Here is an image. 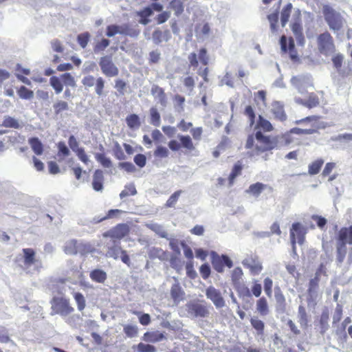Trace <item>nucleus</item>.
I'll return each mask as SVG.
<instances>
[{"label":"nucleus","mask_w":352,"mask_h":352,"mask_svg":"<svg viewBox=\"0 0 352 352\" xmlns=\"http://www.w3.org/2000/svg\"><path fill=\"white\" fill-rule=\"evenodd\" d=\"M352 226L341 228L336 236V261L338 263L344 262L346 258L349 263H352Z\"/></svg>","instance_id":"f257e3e1"},{"label":"nucleus","mask_w":352,"mask_h":352,"mask_svg":"<svg viewBox=\"0 0 352 352\" xmlns=\"http://www.w3.org/2000/svg\"><path fill=\"white\" fill-rule=\"evenodd\" d=\"M276 142L270 136L264 135L261 131H258L253 135L248 137L245 148L252 149L253 154L258 155L261 153L271 151L276 147Z\"/></svg>","instance_id":"f03ea898"},{"label":"nucleus","mask_w":352,"mask_h":352,"mask_svg":"<svg viewBox=\"0 0 352 352\" xmlns=\"http://www.w3.org/2000/svg\"><path fill=\"white\" fill-rule=\"evenodd\" d=\"M322 10L324 20L331 30L339 31L342 28L344 19L340 12L328 4L324 5Z\"/></svg>","instance_id":"7ed1b4c3"},{"label":"nucleus","mask_w":352,"mask_h":352,"mask_svg":"<svg viewBox=\"0 0 352 352\" xmlns=\"http://www.w3.org/2000/svg\"><path fill=\"white\" fill-rule=\"evenodd\" d=\"M316 45L319 53L325 56H331L336 52L334 39L328 31L317 36Z\"/></svg>","instance_id":"20e7f679"},{"label":"nucleus","mask_w":352,"mask_h":352,"mask_svg":"<svg viewBox=\"0 0 352 352\" xmlns=\"http://www.w3.org/2000/svg\"><path fill=\"white\" fill-rule=\"evenodd\" d=\"M321 119V116H310L306 118H302L300 120H298L295 122L296 124H302L305 123H311V128L310 129H300L298 127H294L290 129V133L297 134V135H311L318 132L320 126L318 125V122Z\"/></svg>","instance_id":"39448f33"},{"label":"nucleus","mask_w":352,"mask_h":352,"mask_svg":"<svg viewBox=\"0 0 352 352\" xmlns=\"http://www.w3.org/2000/svg\"><path fill=\"white\" fill-rule=\"evenodd\" d=\"M52 314H59L65 317L74 311L69 305V300L63 297H54L52 300Z\"/></svg>","instance_id":"423d86ee"},{"label":"nucleus","mask_w":352,"mask_h":352,"mask_svg":"<svg viewBox=\"0 0 352 352\" xmlns=\"http://www.w3.org/2000/svg\"><path fill=\"white\" fill-rule=\"evenodd\" d=\"M242 276V270L240 267L234 268L231 274L232 284L239 294L249 295V289L243 283Z\"/></svg>","instance_id":"0eeeda50"},{"label":"nucleus","mask_w":352,"mask_h":352,"mask_svg":"<svg viewBox=\"0 0 352 352\" xmlns=\"http://www.w3.org/2000/svg\"><path fill=\"white\" fill-rule=\"evenodd\" d=\"M306 234L305 228L298 222L294 223L290 229V240L294 250L296 249V240L302 244Z\"/></svg>","instance_id":"6e6552de"},{"label":"nucleus","mask_w":352,"mask_h":352,"mask_svg":"<svg viewBox=\"0 0 352 352\" xmlns=\"http://www.w3.org/2000/svg\"><path fill=\"white\" fill-rule=\"evenodd\" d=\"M243 266L249 269L251 274L255 276L261 273L263 266L259 261V258L256 254L248 255L242 261Z\"/></svg>","instance_id":"1a4fd4ad"},{"label":"nucleus","mask_w":352,"mask_h":352,"mask_svg":"<svg viewBox=\"0 0 352 352\" xmlns=\"http://www.w3.org/2000/svg\"><path fill=\"white\" fill-rule=\"evenodd\" d=\"M99 65L102 73L108 77H113L118 74V69L112 62L109 56L100 58Z\"/></svg>","instance_id":"9d476101"},{"label":"nucleus","mask_w":352,"mask_h":352,"mask_svg":"<svg viewBox=\"0 0 352 352\" xmlns=\"http://www.w3.org/2000/svg\"><path fill=\"white\" fill-rule=\"evenodd\" d=\"M291 30L298 42H303L305 40L303 28L301 20V12L297 9L294 14V21L291 24Z\"/></svg>","instance_id":"9b49d317"},{"label":"nucleus","mask_w":352,"mask_h":352,"mask_svg":"<svg viewBox=\"0 0 352 352\" xmlns=\"http://www.w3.org/2000/svg\"><path fill=\"white\" fill-rule=\"evenodd\" d=\"M280 44L283 52L289 54V57L293 60H296L298 59V53L295 48L293 38L289 37L287 43V37L285 35H283L280 39Z\"/></svg>","instance_id":"f8f14e48"},{"label":"nucleus","mask_w":352,"mask_h":352,"mask_svg":"<svg viewBox=\"0 0 352 352\" xmlns=\"http://www.w3.org/2000/svg\"><path fill=\"white\" fill-rule=\"evenodd\" d=\"M186 309L190 317H205L208 314L206 306L199 302H190L186 305Z\"/></svg>","instance_id":"ddd939ff"},{"label":"nucleus","mask_w":352,"mask_h":352,"mask_svg":"<svg viewBox=\"0 0 352 352\" xmlns=\"http://www.w3.org/2000/svg\"><path fill=\"white\" fill-rule=\"evenodd\" d=\"M129 227L127 224L121 223L108 231L105 236H109L113 239H121L128 234Z\"/></svg>","instance_id":"4468645a"},{"label":"nucleus","mask_w":352,"mask_h":352,"mask_svg":"<svg viewBox=\"0 0 352 352\" xmlns=\"http://www.w3.org/2000/svg\"><path fill=\"white\" fill-rule=\"evenodd\" d=\"M296 101L308 109L316 107L320 104L319 98L315 93H310L307 99L297 98Z\"/></svg>","instance_id":"2eb2a0df"},{"label":"nucleus","mask_w":352,"mask_h":352,"mask_svg":"<svg viewBox=\"0 0 352 352\" xmlns=\"http://www.w3.org/2000/svg\"><path fill=\"white\" fill-rule=\"evenodd\" d=\"M103 183V171L100 169L96 170L94 173L93 179L91 182L93 189L96 192H102L104 188Z\"/></svg>","instance_id":"dca6fc26"},{"label":"nucleus","mask_w":352,"mask_h":352,"mask_svg":"<svg viewBox=\"0 0 352 352\" xmlns=\"http://www.w3.org/2000/svg\"><path fill=\"white\" fill-rule=\"evenodd\" d=\"M329 311L327 308H325L322 310L321 314L320 315L318 323L320 333L322 335L324 334L329 327Z\"/></svg>","instance_id":"f3484780"},{"label":"nucleus","mask_w":352,"mask_h":352,"mask_svg":"<svg viewBox=\"0 0 352 352\" xmlns=\"http://www.w3.org/2000/svg\"><path fill=\"white\" fill-rule=\"evenodd\" d=\"M122 251L123 250H122L120 243L113 240L111 244L108 243L107 245L106 256L113 258L114 259H118Z\"/></svg>","instance_id":"a211bd4d"},{"label":"nucleus","mask_w":352,"mask_h":352,"mask_svg":"<svg viewBox=\"0 0 352 352\" xmlns=\"http://www.w3.org/2000/svg\"><path fill=\"white\" fill-rule=\"evenodd\" d=\"M171 38L169 30L162 31L155 30L153 32L152 38L155 44L158 45L162 42H167Z\"/></svg>","instance_id":"6ab92c4d"},{"label":"nucleus","mask_w":352,"mask_h":352,"mask_svg":"<svg viewBox=\"0 0 352 352\" xmlns=\"http://www.w3.org/2000/svg\"><path fill=\"white\" fill-rule=\"evenodd\" d=\"M89 277L96 283H103L107 280V275L104 270L95 269L90 272Z\"/></svg>","instance_id":"aec40b11"},{"label":"nucleus","mask_w":352,"mask_h":352,"mask_svg":"<svg viewBox=\"0 0 352 352\" xmlns=\"http://www.w3.org/2000/svg\"><path fill=\"white\" fill-rule=\"evenodd\" d=\"M31 148L36 155H41L43 153V145L41 140L36 138H30L28 140Z\"/></svg>","instance_id":"412c9836"},{"label":"nucleus","mask_w":352,"mask_h":352,"mask_svg":"<svg viewBox=\"0 0 352 352\" xmlns=\"http://www.w3.org/2000/svg\"><path fill=\"white\" fill-rule=\"evenodd\" d=\"M24 264L26 266H31L36 262L35 252L32 248L23 249Z\"/></svg>","instance_id":"4be33fe9"},{"label":"nucleus","mask_w":352,"mask_h":352,"mask_svg":"<svg viewBox=\"0 0 352 352\" xmlns=\"http://www.w3.org/2000/svg\"><path fill=\"white\" fill-rule=\"evenodd\" d=\"M293 5L291 3H288L283 8L280 12V23L282 27H285L289 21Z\"/></svg>","instance_id":"5701e85b"},{"label":"nucleus","mask_w":352,"mask_h":352,"mask_svg":"<svg viewBox=\"0 0 352 352\" xmlns=\"http://www.w3.org/2000/svg\"><path fill=\"white\" fill-rule=\"evenodd\" d=\"M206 296L217 308L220 307V293L217 289L213 287H208L206 290Z\"/></svg>","instance_id":"b1692460"},{"label":"nucleus","mask_w":352,"mask_h":352,"mask_svg":"<svg viewBox=\"0 0 352 352\" xmlns=\"http://www.w3.org/2000/svg\"><path fill=\"white\" fill-rule=\"evenodd\" d=\"M145 226L160 237L165 239L168 237V233L163 226L156 223H147Z\"/></svg>","instance_id":"393cba45"},{"label":"nucleus","mask_w":352,"mask_h":352,"mask_svg":"<svg viewBox=\"0 0 352 352\" xmlns=\"http://www.w3.org/2000/svg\"><path fill=\"white\" fill-rule=\"evenodd\" d=\"M256 128L260 129L264 132H270L274 129L271 122L264 118L262 116H258Z\"/></svg>","instance_id":"a878e982"},{"label":"nucleus","mask_w":352,"mask_h":352,"mask_svg":"<svg viewBox=\"0 0 352 352\" xmlns=\"http://www.w3.org/2000/svg\"><path fill=\"white\" fill-rule=\"evenodd\" d=\"M96 160L101 164L103 168H110L113 167L111 159L102 153H96L94 155Z\"/></svg>","instance_id":"bb28decb"},{"label":"nucleus","mask_w":352,"mask_h":352,"mask_svg":"<svg viewBox=\"0 0 352 352\" xmlns=\"http://www.w3.org/2000/svg\"><path fill=\"white\" fill-rule=\"evenodd\" d=\"M272 114L274 118L278 121L284 122L287 120V115L285 112L284 108L283 106L277 104L276 106H273L272 109Z\"/></svg>","instance_id":"cd10ccee"},{"label":"nucleus","mask_w":352,"mask_h":352,"mask_svg":"<svg viewBox=\"0 0 352 352\" xmlns=\"http://www.w3.org/2000/svg\"><path fill=\"white\" fill-rule=\"evenodd\" d=\"M298 322L301 327L307 328L308 326V315L306 309L302 305H300L298 309Z\"/></svg>","instance_id":"c85d7f7f"},{"label":"nucleus","mask_w":352,"mask_h":352,"mask_svg":"<svg viewBox=\"0 0 352 352\" xmlns=\"http://www.w3.org/2000/svg\"><path fill=\"white\" fill-rule=\"evenodd\" d=\"M256 309L261 316H267L269 314L268 302L265 297H261L257 300Z\"/></svg>","instance_id":"c756f323"},{"label":"nucleus","mask_w":352,"mask_h":352,"mask_svg":"<svg viewBox=\"0 0 352 352\" xmlns=\"http://www.w3.org/2000/svg\"><path fill=\"white\" fill-rule=\"evenodd\" d=\"M242 168V165L239 162L234 164L228 179V185L229 186H232L236 177L241 174Z\"/></svg>","instance_id":"7c9ffc66"},{"label":"nucleus","mask_w":352,"mask_h":352,"mask_svg":"<svg viewBox=\"0 0 352 352\" xmlns=\"http://www.w3.org/2000/svg\"><path fill=\"white\" fill-rule=\"evenodd\" d=\"M4 127L13 128L18 129L21 127V124L18 120L10 116H6L1 124Z\"/></svg>","instance_id":"2f4dec72"},{"label":"nucleus","mask_w":352,"mask_h":352,"mask_svg":"<svg viewBox=\"0 0 352 352\" xmlns=\"http://www.w3.org/2000/svg\"><path fill=\"white\" fill-rule=\"evenodd\" d=\"M119 34L129 36L131 37L138 36L139 31L131 28L128 25H118Z\"/></svg>","instance_id":"473e14b6"},{"label":"nucleus","mask_w":352,"mask_h":352,"mask_svg":"<svg viewBox=\"0 0 352 352\" xmlns=\"http://www.w3.org/2000/svg\"><path fill=\"white\" fill-rule=\"evenodd\" d=\"M250 323L252 327L256 331L258 336H263L265 324L261 320L257 318H252L250 319Z\"/></svg>","instance_id":"72a5a7b5"},{"label":"nucleus","mask_w":352,"mask_h":352,"mask_svg":"<svg viewBox=\"0 0 352 352\" xmlns=\"http://www.w3.org/2000/svg\"><path fill=\"white\" fill-rule=\"evenodd\" d=\"M126 122L131 129H138L141 124L139 116L134 113L126 117Z\"/></svg>","instance_id":"f704fd0d"},{"label":"nucleus","mask_w":352,"mask_h":352,"mask_svg":"<svg viewBox=\"0 0 352 352\" xmlns=\"http://www.w3.org/2000/svg\"><path fill=\"white\" fill-rule=\"evenodd\" d=\"M170 295L175 302H179L183 299L184 292L178 283H175L172 286Z\"/></svg>","instance_id":"c9c22d12"},{"label":"nucleus","mask_w":352,"mask_h":352,"mask_svg":"<svg viewBox=\"0 0 352 352\" xmlns=\"http://www.w3.org/2000/svg\"><path fill=\"white\" fill-rule=\"evenodd\" d=\"M64 251L67 254H78V241L74 239L67 241L64 247Z\"/></svg>","instance_id":"e433bc0d"},{"label":"nucleus","mask_w":352,"mask_h":352,"mask_svg":"<svg viewBox=\"0 0 352 352\" xmlns=\"http://www.w3.org/2000/svg\"><path fill=\"white\" fill-rule=\"evenodd\" d=\"M323 164H324V161L322 159H318V160H315L314 162L311 163L309 166V170H308L309 173L310 175L318 174L320 172Z\"/></svg>","instance_id":"4c0bfd02"},{"label":"nucleus","mask_w":352,"mask_h":352,"mask_svg":"<svg viewBox=\"0 0 352 352\" xmlns=\"http://www.w3.org/2000/svg\"><path fill=\"white\" fill-rule=\"evenodd\" d=\"M91 34L88 32H85L78 34L77 36V42L78 45L82 48L85 49L88 45V43L90 41Z\"/></svg>","instance_id":"58836bf2"},{"label":"nucleus","mask_w":352,"mask_h":352,"mask_svg":"<svg viewBox=\"0 0 352 352\" xmlns=\"http://www.w3.org/2000/svg\"><path fill=\"white\" fill-rule=\"evenodd\" d=\"M265 185L260 182H256L250 186L248 192L254 196L258 197L265 189Z\"/></svg>","instance_id":"ea45409f"},{"label":"nucleus","mask_w":352,"mask_h":352,"mask_svg":"<svg viewBox=\"0 0 352 352\" xmlns=\"http://www.w3.org/2000/svg\"><path fill=\"white\" fill-rule=\"evenodd\" d=\"M137 190L133 184H129L124 186V189L120 193V199H123L129 195H135Z\"/></svg>","instance_id":"a19ab883"},{"label":"nucleus","mask_w":352,"mask_h":352,"mask_svg":"<svg viewBox=\"0 0 352 352\" xmlns=\"http://www.w3.org/2000/svg\"><path fill=\"white\" fill-rule=\"evenodd\" d=\"M50 84L55 90L56 94H60L63 91V84L60 79L57 76H52L50 78Z\"/></svg>","instance_id":"79ce46f5"},{"label":"nucleus","mask_w":352,"mask_h":352,"mask_svg":"<svg viewBox=\"0 0 352 352\" xmlns=\"http://www.w3.org/2000/svg\"><path fill=\"white\" fill-rule=\"evenodd\" d=\"M17 93L21 99L30 100L34 97V92L25 86H21Z\"/></svg>","instance_id":"37998d69"},{"label":"nucleus","mask_w":352,"mask_h":352,"mask_svg":"<svg viewBox=\"0 0 352 352\" xmlns=\"http://www.w3.org/2000/svg\"><path fill=\"white\" fill-rule=\"evenodd\" d=\"M150 116H151V124L155 126H159L160 125V114L158 112L157 109L155 107H152L150 109Z\"/></svg>","instance_id":"c03bdc74"},{"label":"nucleus","mask_w":352,"mask_h":352,"mask_svg":"<svg viewBox=\"0 0 352 352\" xmlns=\"http://www.w3.org/2000/svg\"><path fill=\"white\" fill-rule=\"evenodd\" d=\"M110 44V41L107 38H102L101 41H98L94 47V52L95 54H98L104 51Z\"/></svg>","instance_id":"a18cd8bd"},{"label":"nucleus","mask_w":352,"mask_h":352,"mask_svg":"<svg viewBox=\"0 0 352 352\" xmlns=\"http://www.w3.org/2000/svg\"><path fill=\"white\" fill-rule=\"evenodd\" d=\"M267 19L270 23V28L272 32L277 31V23L278 21V12L276 11L267 16Z\"/></svg>","instance_id":"49530a36"},{"label":"nucleus","mask_w":352,"mask_h":352,"mask_svg":"<svg viewBox=\"0 0 352 352\" xmlns=\"http://www.w3.org/2000/svg\"><path fill=\"white\" fill-rule=\"evenodd\" d=\"M178 138L179 139L182 146L188 150L194 149L193 143L190 136L179 135Z\"/></svg>","instance_id":"de8ad7c7"},{"label":"nucleus","mask_w":352,"mask_h":352,"mask_svg":"<svg viewBox=\"0 0 352 352\" xmlns=\"http://www.w3.org/2000/svg\"><path fill=\"white\" fill-rule=\"evenodd\" d=\"M61 79L65 86L76 87V83L74 78L69 73H65L61 75Z\"/></svg>","instance_id":"09e8293b"},{"label":"nucleus","mask_w":352,"mask_h":352,"mask_svg":"<svg viewBox=\"0 0 352 352\" xmlns=\"http://www.w3.org/2000/svg\"><path fill=\"white\" fill-rule=\"evenodd\" d=\"M74 298L77 304L78 309L82 311L85 307V299L83 295L80 292H76L74 294Z\"/></svg>","instance_id":"8fccbe9b"},{"label":"nucleus","mask_w":352,"mask_h":352,"mask_svg":"<svg viewBox=\"0 0 352 352\" xmlns=\"http://www.w3.org/2000/svg\"><path fill=\"white\" fill-rule=\"evenodd\" d=\"M244 114L248 118L249 124L252 126L255 123V113L252 106L248 105L245 107Z\"/></svg>","instance_id":"3c124183"},{"label":"nucleus","mask_w":352,"mask_h":352,"mask_svg":"<svg viewBox=\"0 0 352 352\" xmlns=\"http://www.w3.org/2000/svg\"><path fill=\"white\" fill-rule=\"evenodd\" d=\"M54 111L56 114L60 113L63 111H66L69 109V105L67 102L63 100H58L53 105Z\"/></svg>","instance_id":"603ef678"},{"label":"nucleus","mask_w":352,"mask_h":352,"mask_svg":"<svg viewBox=\"0 0 352 352\" xmlns=\"http://www.w3.org/2000/svg\"><path fill=\"white\" fill-rule=\"evenodd\" d=\"M93 248L90 244L78 241V253L80 254H86L91 252Z\"/></svg>","instance_id":"864d4df0"},{"label":"nucleus","mask_w":352,"mask_h":352,"mask_svg":"<svg viewBox=\"0 0 352 352\" xmlns=\"http://www.w3.org/2000/svg\"><path fill=\"white\" fill-rule=\"evenodd\" d=\"M342 312H343L342 305L340 304H337L336 309H335L334 314L333 316V324L338 323L341 320L342 317Z\"/></svg>","instance_id":"5fc2aeb1"},{"label":"nucleus","mask_w":352,"mask_h":352,"mask_svg":"<svg viewBox=\"0 0 352 352\" xmlns=\"http://www.w3.org/2000/svg\"><path fill=\"white\" fill-rule=\"evenodd\" d=\"M182 193V190L175 192L167 200L166 206L168 208L174 207Z\"/></svg>","instance_id":"6e6d98bb"},{"label":"nucleus","mask_w":352,"mask_h":352,"mask_svg":"<svg viewBox=\"0 0 352 352\" xmlns=\"http://www.w3.org/2000/svg\"><path fill=\"white\" fill-rule=\"evenodd\" d=\"M138 327L135 325L127 324L124 327V332L129 338L135 337L138 334Z\"/></svg>","instance_id":"4d7b16f0"},{"label":"nucleus","mask_w":352,"mask_h":352,"mask_svg":"<svg viewBox=\"0 0 352 352\" xmlns=\"http://www.w3.org/2000/svg\"><path fill=\"white\" fill-rule=\"evenodd\" d=\"M145 337L148 336L149 338H146V340L151 342H157L160 341H162L163 339L165 338V336L162 333H155L149 334L148 333H146L144 334Z\"/></svg>","instance_id":"13d9d810"},{"label":"nucleus","mask_w":352,"mask_h":352,"mask_svg":"<svg viewBox=\"0 0 352 352\" xmlns=\"http://www.w3.org/2000/svg\"><path fill=\"white\" fill-rule=\"evenodd\" d=\"M137 351L138 352H156V349L153 345L140 342L137 345Z\"/></svg>","instance_id":"bf43d9fd"},{"label":"nucleus","mask_w":352,"mask_h":352,"mask_svg":"<svg viewBox=\"0 0 352 352\" xmlns=\"http://www.w3.org/2000/svg\"><path fill=\"white\" fill-rule=\"evenodd\" d=\"M169 151L165 146H158L154 151V155L160 158H165L168 157Z\"/></svg>","instance_id":"052dcab7"},{"label":"nucleus","mask_w":352,"mask_h":352,"mask_svg":"<svg viewBox=\"0 0 352 352\" xmlns=\"http://www.w3.org/2000/svg\"><path fill=\"white\" fill-rule=\"evenodd\" d=\"M272 280L268 277L265 278L264 280V291L269 298L272 295Z\"/></svg>","instance_id":"680f3d73"},{"label":"nucleus","mask_w":352,"mask_h":352,"mask_svg":"<svg viewBox=\"0 0 352 352\" xmlns=\"http://www.w3.org/2000/svg\"><path fill=\"white\" fill-rule=\"evenodd\" d=\"M96 85V93L98 96L102 95L103 93V89L104 87V80L102 77H99L96 79V82L95 83Z\"/></svg>","instance_id":"e2e57ef3"},{"label":"nucleus","mask_w":352,"mask_h":352,"mask_svg":"<svg viewBox=\"0 0 352 352\" xmlns=\"http://www.w3.org/2000/svg\"><path fill=\"white\" fill-rule=\"evenodd\" d=\"M210 256L214 270L217 272H220V257L215 252L213 251L210 252Z\"/></svg>","instance_id":"0e129e2a"},{"label":"nucleus","mask_w":352,"mask_h":352,"mask_svg":"<svg viewBox=\"0 0 352 352\" xmlns=\"http://www.w3.org/2000/svg\"><path fill=\"white\" fill-rule=\"evenodd\" d=\"M53 51L58 53H63L64 52V47L60 41L57 39H54L50 43Z\"/></svg>","instance_id":"69168bd1"},{"label":"nucleus","mask_w":352,"mask_h":352,"mask_svg":"<svg viewBox=\"0 0 352 352\" xmlns=\"http://www.w3.org/2000/svg\"><path fill=\"white\" fill-rule=\"evenodd\" d=\"M318 297V289L309 288L307 289V302H314Z\"/></svg>","instance_id":"338daca9"},{"label":"nucleus","mask_w":352,"mask_h":352,"mask_svg":"<svg viewBox=\"0 0 352 352\" xmlns=\"http://www.w3.org/2000/svg\"><path fill=\"white\" fill-rule=\"evenodd\" d=\"M200 274L204 279H206L210 274V267L208 263L203 264L199 268Z\"/></svg>","instance_id":"774afa93"}]
</instances>
